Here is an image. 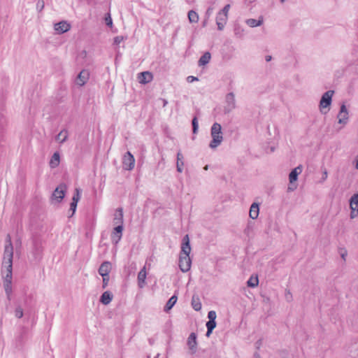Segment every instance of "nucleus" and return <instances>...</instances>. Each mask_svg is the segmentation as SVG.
Instances as JSON below:
<instances>
[{
	"instance_id": "25",
	"label": "nucleus",
	"mask_w": 358,
	"mask_h": 358,
	"mask_svg": "<svg viewBox=\"0 0 358 358\" xmlns=\"http://www.w3.org/2000/svg\"><path fill=\"white\" fill-rule=\"evenodd\" d=\"M60 162V155L59 152H55L51 157V159L49 162V165L50 168L55 169L57 168L59 165Z\"/></svg>"
},
{
	"instance_id": "21",
	"label": "nucleus",
	"mask_w": 358,
	"mask_h": 358,
	"mask_svg": "<svg viewBox=\"0 0 358 358\" xmlns=\"http://www.w3.org/2000/svg\"><path fill=\"white\" fill-rule=\"evenodd\" d=\"M227 20V15L224 13H218L216 16V24L217 25V29L222 31Z\"/></svg>"
},
{
	"instance_id": "3",
	"label": "nucleus",
	"mask_w": 358,
	"mask_h": 358,
	"mask_svg": "<svg viewBox=\"0 0 358 358\" xmlns=\"http://www.w3.org/2000/svg\"><path fill=\"white\" fill-rule=\"evenodd\" d=\"M210 134L212 140L210 142L209 147L212 149H215L221 144L223 140L221 124L215 122L211 127Z\"/></svg>"
},
{
	"instance_id": "51",
	"label": "nucleus",
	"mask_w": 358,
	"mask_h": 358,
	"mask_svg": "<svg viewBox=\"0 0 358 358\" xmlns=\"http://www.w3.org/2000/svg\"><path fill=\"white\" fill-rule=\"evenodd\" d=\"M254 358H262L258 352H255L254 354Z\"/></svg>"
},
{
	"instance_id": "15",
	"label": "nucleus",
	"mask_w": 358,
	"mask_h": 358,
	"mask_svg": "<svg viewBox=\"0 0 358 358\" xmlns=\"http://www.w3.org/2000/svg\"><path fill=\"white\" fill-rule=\"evenodd\" d=\"M80 199V189L78 188H76L75 190V193L73 194V196L72 197V201L70 203V208L69 210L72 211V213L69 217H72L73 214L75 213L77 205Z\"/></svg>"
},
{
	"instance_id": "43",
	"label": "nucleus",
	"mask_w": 358,
	"mask_h": 358,
	"mask_svg": "<svg viewBox=\"0 0 358 358\" xmlns=\"http://www.w3.org/2000/svg\"><path fill=\"white\" fill-rule=\"evenodd\" d=\"M351 212H350V218L354 219L358 215V208H350Z\"/></svg>"
},
{
	"instance_id": "37",
	"label": "nucleus",
	"mask_w": 358,
	"mask_h": 358,
	"mask_svg": "<svg viewBox=\"0 0 358 358\" xmlns=\"http://www.w3.org/2000/svg\"><path fill=\"white\" fill-rule=\"evenodd\" d=\"M338 252L340 255V256L341 257V258L343 259V260L344 262H345L346 260V257L348 255V251L345 248H342V247H340L338 248Z\"/></svg>"
},
{
	"instance_id": "41",
	"label": "nucleus",
	"mask_w": 358,
	"mask_h": 358,
	"mask_svg": "<svg viewBox=\"0 0 358 358\" xmlns=\"http://www.w3.org/2000/svg\"><path fill=\"white\" fill-rule=\"evenodd\" d=\"M102 277V288L103 289H105L107 286H108V282H109V275H103L101 276Z\"/></svg>"
},
{
	"instance_id": "24",
	"label": "nucleus",
	"mask_w": 358,
	"mask_h": 358,
	"mask_svg": "<svg viewBox=\"0 0 358 358\" xmlns=\"http://www.w3.org/2000/svg\"><path fill=\"white\" fill-rule=\"evenodd\" d=\"M113 298V294L110 291H106L101 294L99 301L103 305H108L112 301Z\"/></svg>"
},
{
	"instance_id": "35",
	"label": "nucleus",
	"mask_w": 358,
	"mask_h": 358,
	"mask_svg": "<svg viewBox=\"0 0 358 358\" xmlns=\"http://www.w3.org/2000/svg\"><path fill=\"white\" fill-rule=\"evenodd\" d=\"M350 207L358 208V193L355 194L350 199Z\"/></svg>"
},
{
	"instance_id": "4",
	"label": "nucleus",
	"mask_w": 358,
	"mask_h": 358,
	"mask_svg": "<svg viewBox=\"0 0 358 358\" xmlns=\"http://www.w3.org/2000/svg\"><path fill=\"white\" fill-rule=\"evenodd\" d=\"M43 248L42 241L37 237L32 239V247L31 250V262L38 264L43 258Z\"/></svg>"
},
{
	"instance_id": "14",
	"label": "nucleus",
	"mask_w": 358,
	"mask_h": 358,
	"mask_svg": "<svg viewBox=\"0 0 358 358\" xmlns=\"http://www.w3.org/2000/svg\"><path fill=\"white\" fill-rule=\"evenodd\" d=\"M190 241L188 234L183 236L181 243V250L180 252V255H185V256L189 255L191 252Z\"/></svg>"
},
{
	"instance_id": "29",
	"label": "nucleus",
	"mask_w": 358,
	"mask_h": 358,
	"mask_svg": "<svg viewBox=\"0 0 358 358\" xmlns=\"http://www.w3.org/2000/svg\"><path fill=\"white\" fill-rule=\"evenodd\" d=\"M217 323L215 320H208L206 324L207 331L206 333V337H210L212 334L213 329L216 327Z\"/></svg>"
},
{
	"instance_id": "55",
	"label": "nucleus",
	"mask_w": 358,
	"mask_h": 358,
	"mask_svg": "<svg viewBox=\"0 0 358 358\" xmlns=\"http://www.w3.org/2000/svg\"><path fill=\"white\" fill-rule=\"evenodd\" d=\"M155 358H157V357H155Z\"/></svg>"
},
{
	"instance_id": "34",
	"label": "nucleus",
	"mask_w": 358,
	"mask_h": 358,
	"mask_svg": "<svg viewBox=\"0 0 358 358\" xmlns=\"http://www.w3.org/2000/svg\"><path fill=\"white\" fill-rule=\"evenodd\" d=\"M188 19L191 23H196L199 20V15L195 11L191 10L188 12Z\"/></svg>"
},
{
	"instance_id": "54",
	"label": "nucleus",
	"mask_w": 358,
	"mask_h": 358,
	"mask_svg": "<svg viewBox=\"0 0 358 358\" xmlns=\"http://www.w3.org/2000/svg\"><path fill=\"white\" fill-rule=\"evenodd\" d=\"M357 56L358 57V55Z\"/></svg>"
},
{
	"instance_id": "30",
	"label": "nucleus",
	"mask_w": 358,
	"mask_h": 358,
	"mask_svg": "<svg viewBox=\"0 0 358 358\" xmlns=\"http://www.w3.org/2000/svg\"><path fill=\"white\" fill-rule=\"evenodd\" d=\"M68 138V131L66 129H62L55 137V140L60 143H64Z\"/></svg>"
},
{
	"instance_id": "28",
	"label": "nucleus",
	"mask_w": 358,
	"mask_h": 358,
	"mask_svg": "<svg viewBox=\"0 0 358 358\" xmlns=\"http://www.w3.org/2000/svg\"><path fill=\"white\" fill-rule=\"evenodd\" d=\"M263 22H264L263 17L260 16L258 20H255V19H252V18L248 19L246 20V24L248 26H250V27H256L262 25L263 24Z\"/></svg>"
},
{
	"instance_id": "48",
	"label": "nucleus",
	"mask_w": 358,
	"mask_h": 358,
	"mask_svg": "<svg viewBox=\"0 0 358 358\" xmlns=\"http://www.w3.org/2000/svg\"><path fill=\"white\" fill-rule=\"evenodd\" d=\"M197 80H199V78L197 77H194V76H189L187 78V81L188 83H192L194 81H197Z\"/></svg>"
},
{
	"instance_id": "19",
	"label": "nucleus",
	"mask_w": 358,
	"mask_h": 358,
	"mask_svg": "<svg viewBox=\"0 0 358 358\" xmlns=\"http://www.w3.org/2000/svg\"><path fill=\"white\" fill-rule=\"evenodd\" d=\"M138 78L141 84H147L153 79L152 73L150 71H143L138 73Z\"/></svg>"
},
{
	"instance_id": "16",
	"label": "nucleus",
	"mask_w": 358,
	"mask_h": 358,
	"mask_svg": "<svg viewBox=\"0 0 358 358\" xmlns=\"http://www.w3.org/2000/svg\"><path fill=\"white\" fill-rule=\"evenodd\" d=\"M71 29V24L66 21H61L55 24V30L59 34H64Z\"/></svg>"
},
{
	"instance_id": "50",
	"label": "nucleus",
	"mask_w": 358,
	"mask_h": 358,
	"mask_svg": "<svg viewBox=\"0 0 358 358\" xmlns=\"http://www.w3.org/2000/svg\"><path fill=\"white\" fill-rule=\"evenodd\" d=\"M265 59L267 62H268L272 59V57L271 55H266L265 57Z\"/></svg>"
},
{
	"instance_id": "8",
	"label": "nucleus",
	"mask_w": 358,
	"mask_h": 358,
	"mask_svg": "<svg viewBox=\"0 0 358 358\" xmlns=\"http://www.w3.org/2000/svg\"><path fill=\"white\" fill-rule=\"evenodd\" d=\"M192 259L189 255L185 256V255H179V262L178 266L180 271L183 273L189 271L191 268Z\"/></svg>"
},
{
	"instance_id": "39",
	"label": "nucleus",
	"mask_w": 358,
	"mask_h": 358,
	"mask_svg": "<svg viewBox=\"0 0 358 358\" xmlns=\"http://www.w3.org/2000/svg\"><path fill=\"white\" fill-rule=\"evenodd\" d=\"M15 316L17 318H22L23 317V310L20 306H17L15 310Z\"/></svg>"
},
{
	"instance_id": "32",
	"label": "nucleus",
	"mask_w": 358,
	"mask_h": 358,
	"mask_svg": "<svg viewBox=\"0 0 358 358\" xmlns=\"http://www.w3.org/2000/svg\"><path fill=\"white\" fill-rule=\"evenodd\" d=\"M192 306L193 309L196 311H199L201 309V303L198 296L196 297L194 295L192 296Z\"/></svg>"
},
{
	"instance_id": "5",
	"label": "nucleus",
	"mask_w": 358,
	"mask_h": 358,
	"mask_svg": "<svg viewBox=\"0 0 358 358\" xmlns=\"http://www.w3.org/2000/svg\"><path fill=\"white\" fill-rule=\"evenodd\" d=\"M334 94V90H328L322 94L319 105L322 113L327 114L329 112Z\"/></svg>"
},
{
	"instance_id": "13",
	"label": "nucleus",
	"mask_w": 358,
	"mask_h": 358,
	"mask_svg": "<svg viewBox=\"0 0 358 358\" xmlns=\"http://www.w3.org/2000/svg\"><path fill=\"white\" fill-rule=\"evenodd\" d=\"M196 338V334L194 332H192L187 338V345L191 355H194L196 352L198 345Z\"/></svg>"
},
{
	"instance_id": "2",
	"label": "nucleus",
	"mask_w": 358,
	"mask_h": 358,
	"mask_svg": "<svg viewBox=\"0 0 358 358\" xmlns=\"http://www.w3.org/2000/svg\"><path fill=\"white\" fill-rule=\"evenodd\" d=\"M27 339L28 329L25 327H21L15 336L13 345L16 350H23Z\"/></svg>"
},
{
	"instance_id": "49",
	"label": "nucleus",
	"mask_w": 358,
	"mask_h": 358,
	"mask_svg": "<svg viewBox=\"0 0 358 358\" xmlns=\"http://www.w3.org/2000/svg\"><path fill=\"white\" fill-rule=\"evenodd\" d=\"M327 171L324 169L323 172H322V178L320 179V182H324L327 179Z\"/></svg>"
},
{
	"instance_id": "11",
	"label": "nucleus",
	"mask_w": 358,
	"mask_h": 358,
	"mask_svg": "<svg viewBox=\"0 0 358 358\" xmlns=\"http://www.w3.org/2000/svg\"><path fill=\"white\" fill-rule=\"evenodd\" d=\"M338 123L345 125L348 122L349 112L344 103L341 105L340 110L337 115Z\"/></svg>"
},
{
	"instance_id": "23",
	"label": "nucleus",
	"mask_w": 358,
	"mask_h": 358,
	"mask_svg": "<svg viewBox=\"0 0 358 358\" xmlns=\"http://www.w3.org/2000/svg\"><path fill=\"white\" fill-rule=\"evenodd\" d=\"M259 213V204L258 203H253L250 208L249 215L252 220L258 217Z\"/></svg>"
},
{
	"instance_id": "10",
	"label": "nucleus",
	"mask_w": 358,
	"mask_h": 358,
	"mask_svg": "<svg viewBox=\"0 0 358 358\" xmlns=\"http://www.w3.org/2000/svg\"><path fill=\"white\" fill-rule=\"evenodd\" d=\"M135 164V158L134 155L127 151L122 158V167L124 170L131 171L134 169Z\"/></svg>"
},
{
	"instance_id": "40",
	"label": "nucleus",
	"mask_w": 358,
	"mask_h": 358,
	"mask_svg": "<svg viewBox=\"0 0 358 358\" xmlns=\"http://www.w3.org/2000/svg\"><path fill=\"white\" fill-rule=\"evenodd\" d=\"M105 23L107 26L108 27H112L113 25V20H112V18H111V16H110V14L109 13H108L106 16H105Z\"/></svg>"
},
{
	"instance_id": "18",
	"label": "nucleus",
	"mask_w": 358,
	"mask_h": 358,
	"mask_svg": "<svg viewBox=\"0 0 358 358\" xmlns=\"http://www.w3.org/2000/svg\"><path fill=\"white\" fill-rule=\"evenodd\" d=\"M123 209L122 208H118L114 214L113 223L116 226H124V219H123Z\"/></svg>"
},
{
	"instance_id": "44",
	"label": "nucleus",
	"mask_w": 358,
	"mask_h": 358,
	"mask_svg": "<svg viewBox=\"0 0 358 358\" xmlns=\"http://www.w3.org/2000/svg\"><path fill=\"white\" fill-rule=\"evenodd\" d=\"M44 1H38L36 4V9L38 12H41L44 8Z\"/></svg>"
},
{
	"instance_id": "45",
	"label": "nucleus",
	"mask_w": 358,
	"mask_h": 358,
	"mask_svg": "<svg viewBox=\"0 0 358 358\" xmlns=\"http://www.w3.org/2000/svg\"><path fill=\"white\" fill-rule=\"evenodd\" d=\"M229 8H230V5L227 4L226 6H224V8L219 13H224L227 15V13L229 11Z\"/></svg>"
},
{
	"instance_id": "20",
	"label": "nucleus",
	"mask_w": 358,
	"mask_h": 358,
	"mask_svg": "<svg viewBox=\"0 0 358 358\" xmlns=\"http://www.w3.org/2000/svg\"><path fill=\"white\" fill-rule=\"evenodd\" d=\"M111 270V263L108 261L103 262L99 266L98 272L101 276L109 275V273Z\"/></svg>"
},
{
	"instance_id": "6",
	"label": "nucleus",
	"mask_w": 358,
	"mask_h": 358,
	"mask_svg": "<svg viewBox=\"0 0 358 358\" xmlns=\"http://www.w3.org/2000/svg\"><path fill=\"white\" fill-rule=\"evenodd\" d=\"M302 171V166L301 165L296 166L291 171L289 174V183L287 187V192H293L297 188L296 181L298 180L299 175Z\"/></svg>"
},
{
	"instance_id": "52",
	"label": "nucleus",
	"mask_w": 358,
	"mask_h": 358,
	"mask_svg": "<svg viewBox=\"0 0 358 358\" xmlns=\"http://www.w3.org/2000/svg\"><path fill=\"white\" fill-rule=\"evenodd\" d=\"M163 101H164V106H165L168 102L166 99H164Z\"/></svg>"
},
{
	"instance_id": "46",
	"label": "nucleus",
	"mask_w": 358,
	"mask_h": 358,
	"mask_svg": "<svg viewBox=\"0 0 358 358\" xmlns=\"http://www.w3.org/2000/svg\"><path fill=\"white\" fill-rule=\"evenodd\" d=\"M251 230H252L251 224L249 222L248 224L247 227L244 230V234H246L248 236H250V232Z\"/></svg>"
},
{
	"instance_id": "31",
	"label": "nucleus",
	"mask_w": 358,
	"mask_h": 358,
	"mask_svg": "<svg viewBox=\"0 0 358 358\" xmlns=\"http://www.w3.org/2000/svg\"><path fill=\"white\" fill-rule=\"evenodd\" d=\"M183 166H184L183 155L179 151L177 153V163H176L177 171L179 172V173H182V167H183Z\"/></svg>"
},
{
	"instance_id": "12",
	"label": "nucleus",
	"mask_w": 358,
	"mask_h": 358,
	"mask_svg": "<svg viewBox=\"0 0 358 358\" xmlns=\"http://www.w3.org/2000/svg\"><path fill=\"white\" fill-rule=\"evenodd\" d=\"M124 230V226H116L113 228L111 234H110V238L113 244L114 245H117L119 242L120 241L122 237V232Z\"/></svg>"
},
{
	"instance_id": "1",
	"label": "nucleus",
	"mask_w": 358,
	"mask_h": 358,
	"mask_svg": "<svg viewBox=\"0 0 358 358\" xmlns=\"http://www.w3.org/2000/svg\"><path fill=\"white\" fill-rule=\"evenodd\" d=\"M13 247L10 234L6 238L1 273L4 278L3 287L7 299L10 301L12 294V271H13Z\"/></svg>"
},
{
	"instance_id": "38",
	"label": "nucleus",
	"mask_w": 358,
	"mask_h": 358,
	"mask_svg": "<svg viewBox=\"0 0 358 358\" xmlns=\"http://www.w3.org/2000/svg\"><path fill=\"white\" fill-rule=\"evenodd\" d=\"M127 38V36L124 37L123 36H117L113 39V44L117 45L121 42H122L123 41L126 40Z\"/></svg>"
},
{
	"instance_id": "22",
	"label": "nucleus",
	"mask_w": 358,
	"mask_h": 358,
	"mask_svg": "<svg viewBox=\"0 0 358 358\" xmlns=\"http://www.w3.org/2000/svg\"><path fill=\"white\" fill-rule=\"evenodd\" d=\"M146 271L145 267L144 266L138 273V285L140 288H143L145 285V279H146Z\"/></svg>"
},
{
	"instance_id": "7",
	"label": "nucleus",
	"mask_w": 358,
	"mask_h": 358,
	"mask_svg": "<svg viewBox=\"0 0 358 358\" xmlns=\"http://www.w3.org/2000/svg\"><path fill=\"white\" fill-rule=\"evenodd\" d=\"M66 189V184L61 183L59 185L52 194V200H55L57 203H60L65 196Z\"/></svg>"
},
{
	"instance_id": "53",
	"label": "nucleus",
	"mask_w": 358,
	"mask_h": 358,
	"mask_svg": "<svg viewBox=\"0 0 358 358\" xmlns=\"http://www.w3.org/2000/svg\"><path fill=\"white\" fill-rule=\"evenodd\" d=\"M355 167H356V169H358V160H357V163H356V166H355Z\"/></svg>"
},
{
	"instance_id": "42",
	"label": "nucleus",
	"mask_w": 358,
	"mask_h": 358,
	"mask_svg": "<svg viewBox=\"0 0 358 358\" xmlns=\"http://www.w3.org/2000/svg\"><path fill=\"white\" fill-rule=\"evenodd\" d=\"M208 320H216V313L215 310H210L208 313Z\"/></svg>"
},
{
	"instance_id": "47",
	"label": "nucleus",
	"mask_w": 358,
	"mask_h": 358,
	"mask_svg": "<svg viewBox=\"0 0 358 358\" xmlns=\"http://www.w3.org/2000/svg\"><path fill=\"white\" fill-rule=\"evenodd\" d=\"M285 299L287 301H291L292 300V294L290 291H286Z\"/></svg>"
},
{
	"instance_id": "33",
	"label": "nucleus",
	"mask_w": 358,
	"mask_h": 358,
	"mask_svg": "<svg viewBox=\"0 0 358 358\" xmlns=\"http://www.w3.org/2000/svg\"><path fill=\"white\" fill-rule=\"evenodd\" d=\"M258 285H259V279H258L257 276H256V277L251 276L249 278V280L247 281V285L249 287L254 288V287H257Z\"/></svg>"
},
{
	"instance_id": "9",
	"label": "nucleus",
	"mask_w": 358,
	"mask_h": 358,
	"mask_svg": "<svg viewBox=\"0 0 358 358\" xmlns=\"http://www.w3.org/2000/svg\"><path fill=\"white\" fill-rule=\"evenodd\" d=\"M226 105L224 107V113H229L236 108V100L234 92H229L225 97Z\"/></svg>"
},
{
	"instance_id": "36",
	"label": "nucleus",
	"mask_w": 358,
	"mask_h": 358,
	"mask_svg": "<svg viewBox=\"0 0 358 358\" xmlns=\"http://www.w3.org/2000/svg\"><path fill=\"white\" fill-rule=\"evenodd\" d=\"M192 132L193 134H196L199 129V123L198 119L196 116H194L192 120Z\"/></svg>"
},
{
	"instance_id": "27",
	"label": "nucleus",
	"mask_w": 358,
	"mask_h": 358,
	"mask_svg": "<svg viewBox=\"0 0 358 358\" xmlns=\"http://www.w3.org/2000/svg\"><path fill=\"white\" fill-rule=\"evenodd\" d=\"M211 59V55L209 52H206L199 59L198 65L203 66L208 64Z\"/></svg>"
},
{
	"instance_id": "26",
	"label": "nucleus",
	"mask_w": 358,
	"mask_h": 358,
	"mask_svg": "<svg viewBox=\"0 0 358 358\" xmlns=\"http://www.w3.org/2000/svg\"><path fill=\"white\" fill-rule=\"evenodd\" d=\"M178 300V296L176 293L168 300L166 305L164 307V310L165 312H169L176 303Z\"/></svg>"
},
{
	"instance_id": "17",
	"label": "nucleus",
	"mask_w": 358,
	"mask_h": 358,
	"mask_svg": "<svg viewBox=\"0 0 358 358\" xmlns=\"http://www.w3.org/2000/svg\"><path fill=\"white\" fill-rule=\"evenodd\" d=\"M90 78V72L88 70L83 69L82 70L76 78V83L80 85H84L88 80Z\"/></svg>"
}]
</instances>
